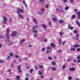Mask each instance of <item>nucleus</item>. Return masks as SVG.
I'll use <instances>...</instances> for the list:
<instances>
[{"label": "nucleus", "instance_id": "f257e3e1", "mask_svg": "<svg viewBox=\"0 0 80 80\" xmlns=\"http://www.w3.org/2000/svg\"><path fill=\"white\" fill-rule=\"evenodd\" d=\"M6 31V36L7 37L8 39H9V38H10V37H9V36H10V34H9V33L10 32V30L7 29Z\"/></svg>", "mask_w": 80, "mask_h": 80}, {"label": "nucleus", "instance_id": "f03ea898", "mask_svg": "<svg viewBox=\"0 0 80 80\" xmlns=\"http://www.w3.org/2000/svg\"><path fill=\"white\" fill-rule=\"evenodd\" d=\"M3 23L4 24H7V23H6V22L8 20L7 18L5 17V16H4L3 17Z\"/></svg>", "mask_w": 80, "mask_h": 80}, {"label": "nucleus", "instance_id": "7ed1b4c3", "mask_svg": "<svg viewBox=\"0 0 80 80\" xmlns=\"http://www.w3.org/2000/svg\"><path fill=\"white\" fill-rule=\"evenodd\" d=\"M70 71H71L72 72H74V71H75V68L73 67L72 68H70L69 69Z\"/></svg>", "mask_w": 80, "mask_h": 80}, {"label": "nucleus", "instance_id": "20e7f679", "mask_svg": "<svg viewBox=\"0 0 80 80\" xmlns=\"http://www.w3.org/2000/svg\"><path fill=\"white\" fill-rule=\"evenodd\" d=\"M68 29H70L71 30H73V27H71V25L69 24L68 26Z\"/></svg>", "mask_w": 80, "mask_h": 80}, {"label": "nucleus", "instance_id": "39448f33", "mask_svg": "<svg viewBox=\"0 0 80 80\" xmlns=\"http://www.w3.org/2000/svg\"><path fill=\"white\" fill-rule=\"evenodd\" d=\"M17 13H18V16L19 17L21 18H23V16H22V15H21V14H20V13L18 11H17Z\"/></svg>", "mask_w": 80, "mask_h": 80}, {"label": "nucleus", "instance_id": "423d86ee", "mask_svg": "<svg viewBox=\"0 0 80 80\" xmlns=\"http://www.w3.org/2000/svg\"><path fill=\"white\" fill-rule=\"evenodd\" d=\"M56 47V45L53 43H52L51 44V47H52L53 48H55V47Z\"/></svg>", "mask_w": 80, "mask_h": 80}, {"label": "nucleus", "instance_id": "0eeeda50", "mask_svg": "<svg viewBox=\"0 0 80 80\" xmlns=\"http://www.w3.org/2000/svg\"><path fill=\"white\" fill-rule=\"evenodd\" d=\"M50 48H51L50 47H47V51L46 52V53H48L50 52V51H48V50H49V49H50Z\"/></svg>", "mask_w": 80, "mask_h": 80}, {"label": "nucleus", "instance_id": "6e6552de", "mask_svg": "<svg viewBox=\"0 0 80 80\" xmlns=\"http://www.w3.org/2000/svg\"><path fill=\"white\" fill-rule=\"evenodd\" d=\"M18 12H20V13H23V12H24V11H23V10L20 8H18Z\"/></svg>", "mask_w": 80, "mask_h": 80}, {"label": "nucleus", "instance_id": "1a4fd4ad", "mask_svg": "<svg viewBox=\"0 0 80 80\" xmlns=\"http://www.w3.org/2000/svg\"><path fill=\"white\" fill-rule=\"evenodd\" d=\"M16 35H17V32H14L12 33V34H11V36L12 37L15 36Z\"/></svg>", "mask_w": 80, "mask_h": 80}, {"label": "nucleus", "instance_id": "9d476101", "mask_svg": "<svg viewBox=\"0 0 80 80\" xmlns=\"http://www.w3.org/2000/svg\"><path fill=\"white\" fill-rule=\"evenodd\" d=\"M77 58L78 59V63H80V55L78 56L77 57Z\"/></svg>", "mask_w": 80, "mask_h": 80}, {"label": "nucleus", "instance_id": "9b49d317", "mask_svg": "<svg viewBox=\"0 0 80 80\" xmlns=\"http://www.w3.org/2000/svg\"><path fill=\"white\" fill-rule=\"evenodd\" d=\"M77 15H78V16L77 17L78 19H80V12H77Z\"/></svg>", "mask_w": 80, "mask_h": 80}, {"label": "nucleus", "instance_id": "f8f14e48", "mask_svg": "<svg viewBox=\"0 0 80 80\" xmlns=\"http://www.w3.org/2000/svg\"><path fill=\"white\" fill-rule=\"evenodd\" d=\"M25 42V40L24 39H22L21 40V42H20L19 44H21L22 43V42Z\"/></svg>", "mask_w": 80, "mask_h": 80}, {"label": "nucleus", "instance_id": "ddd939ff", "mask_svg": "<svg viewBox=\"0 0 80 80\" xmlns=\"http://www.w3.org/2000/svg\"><path fill=\"white\" fill-rule=\"evenodd\" d=\"M74 47L75 48H78V47H80V46L79 45L76 44L74 45Z\"/></svg>", "mask_w": 80, "mask_h": 80}, {"label": "nucleus", "instance_id": "4468645a", "mask_svg": "<svg viewBox=\"0 0 80 80\" xmlns=\"http://www.w3.org/2000/svg\"><path fill=\"white\" fill-rule=\"evenodd\" d=\"M63 22H64V21H63V20H60L59 21V23H60L61 24H62V23H63Z\"/></svg>", "mask_w": 80, "mask_h": 80}, {"label": "nucleus", "instance_id": "2eb2a0df", "mask_svg": "<svg viewBox=\"0 0 80 80\" xmlns=\"http://www.w3.org/2000/svg\"><path fill=\"white\" fill-rule=\"evenodd\" d=\"M45 48H42L41 49L42 52H45Z\"/></svg>", "mask_w": 80, "mask_h": 80}, {"label": "nucleus", "instance_id": "dca6fc26", "mask_svg": "<svg viewBox=\"0 0 80 80\" xmlns=\"http://www.w3.org/2000/svg\"><path fill=\"white\" fill-rule=\"evenodd\" d=\"M58 42L59 44H62V39H59Z\"/></svg>", "mask_w": 80, "mask_h": 80}, {"label": "nucleus", "instance_id": "f3484780", "mask_svg": "<svg viewBox=\"0 0 80 80\" xmlns=\"http://www.w3.org/2000/svg\"><path fill=\"white\" fill-rule=\"evenodd\" d=\"M51 69L52 70H53V71H55L56 70H57V69L55 68H54L53 67H52L51 68Z\"/></svg>", "mask_w": 80, "mask_h": 80}, {"label": "nucleus", "instance_id": "a211bd4d", "mask_svg": "<svg viewBox=\"0 0 80 80\" xmlns=\"http://www.w3.org/2000/svg\"><path fill=\"white\" fill-rule=\"evenodd\" d=\"M38 74L39 75H42V72L40 71L39 70L38 72Z\"/></svg>", "mask_w": 80, "mask_h": 80}, {"label": "nucleus", "instance_id": "6ab92c4d", "mask_svg": "<svg viewBox=\"0 0 80 80\" xmlns=\"http://www.w3.org/2000/svg\"><path fill=\"white\" fill-rule=\"evenodd\" d=\"M9 55L10 57H13V53L12 52L10 53Z\"/></svg>", "mask_w": 80, "mask_h": 80}, {"label": "nucleus", "instance_id": "aec40b11", "mask_svg": "<svg viewBox=\"0 0 80 80\" xmlns=\"http://www.w3.org/2000/svg\"><path fill=\"white\" fill-rule=\"evenodd\" d=\"M32 32L33 33H37V32H38V30H32Z\"/></svg>", "mask_w": 80, "mask_h": 80}, {"label": "nucleus", "instance_id": "412c9836", "mask_svg": "<svg viewBox=\"0 0 80 80\" xmlns=\"http://www.w3.org/2000/svg\"><path fill=\"white\" fill-rule=\"evenodd\" d=\"M75 17H76V15H73L72 16V17L71 18H72L73 19V18H75Z\"/></svg>", "mask_w": 80, "mask_h": 80}, {"label": "nucleus", "instance_id": "4be33fe9", "mask_svg": "<svg viewBox=\"0 0 80 80\" xmlns=\"http://www.w3.org/2000/svg\"><path fill=\"white\" fill-rule=\"evenodd\" d=\"M70 50L71 51H75L76 50V49H75V48H71L70 49Z\"/></svg>", "mask_w": 80, "mask_h": 80}, {"label": "nucleus", "instance_id": "5701e85b", "mask_svg": "<svg viewBox=\"0 0 80 80\" xmlns=\"http://www.w3.org/2000/svg\"><path fill=\"white\" fill-rule=\"evenodd\" d=\"M69 8V7L68 6H66L65 8L64 9L65 10H68V9Z\"/></svg>", "mask_w": 80, "mask_h": 80}, {"label": "nucleus", "instance_id": "b1692460", "mask_svg": "<svg viewBox=\"0 0 80 80\" xmlns=\"http://www.w3.org/2000/svg\"><path fill=\"white\" fill-rule=\"evenodd\" d=\"M52 65H53V66H55V65H56V63H55V62H52Z\"/></svg>", "mask_w": 80, "mask_h": 80}, {"label": "nucleus", "instance_id": "393cba45", "mask_svg": "<svg viewBox=\"0 0 80 80\" xmlns=\"http://www.w3.org/2000/svg\"><path fill=\"white\" fill-rule=\"evenodd\" d=\"M66 67V63L64 64L63 66H62V68L64 69V68H65V67Z\"/></svg>", "mask_w": 80, "mask_h": 80}, {"label": "nucleus", "instance_id": "a878e982", "mask_svg": "<svg viewBox=\"0 0 80 80\" xmlns=\"http://www.w3.org/2000/svg\"><path fill=\"white\" fill-rule=\"evenodd\" d=\"M33 22L34 23H37V21L35 19H33Z\"/></svg>", "mask_w": 80, "mask_h": 80}, {"label": "nucleus", "instance_id": "bb28decb", "mask_svg": "<svg viewBox=\"0 0 80 80\" xmlns=\"http://www.w3.org/2000/svg\"><path fill=\"white\" fill-rule=\"evenodd\" d=\"M60 35H63V32H60L59 33Z\"/></svg>", "mask_w": 80, "mask_h": 80}, {"label": "nucleus", "instance_id": "cd10ccee", "mask_svg": "<svg viewBox=\"0 0 80 80\" xmlns=\"http://www.w3.org/2000/svg\"><path fill=\"white\" fill-rule=\"evenodd\" d=\"M4 61L2 59H0V64H1V63H4Z\"/></svg>", "mask_w": 80, "mask_h": 80}, {"label": "nucleus", "instance_id": "c85d7f7f", "mask_svg": "<svg viewBox=\"0 0 80 80\" xmlns=\"http://www.w3.org/2000/svg\"><path fill=\"white\" fill-rule=\"evenodd\" d=\"M16 77L18 79V80H19V79L20 78V76H16Z\"/></svg>", "mask_w": 80, "mask_h": 80}, {"label": "nucleus", "instance_id": "c756f323", "mask_svg": "<svg viewBox=\"0 0 80 80\" xmlns=\"http://www.w3.org/2000/svg\"><path fill=\"white\" fill-rule=\"evenodd\" d=\"M52 20H53L54 21H57V20L55 18H52Z\"/></svg>", "mask_w": 80, "mask_h": 80}, {"label": "nucleus", "instance_id": "7c9ffc66", "mask_svg": "<svg viewBox=\"0 0 80 80\" xmlns=\"http://www.w3.org/2000/svg\"><path fill=\"white\" fill-rule=\"evenodd\" d=\"M21 66L20 65L18 66V70H21Z\"/></svg>", "mask_w": 80, "mask_h": 80}, {"label": "nucleus", "instance_id": "2f4dec72", "mask_svg": "<svg viewBox=\"0 0 80 80\" xmlns=\"http://www.w3.org/2000/svg\"><path fill=\"white\" fill-rule=\"evenodd\" d=\"M74 33H78V31H77L76 30H74Z\"/></svg>", "mask_w": 80, "mask_h": 80}, {"label": "nucleus", "instance_id": "473e14b6", "mask_svg": "<svg viewBox=\"0 0 80 80\" xmlns=\"http://www.w3.org/2000/svg\"><path fill=\"white\" fill-rule=\"evenodd\" d=\"M39 2L40 3H41V2H42V3H44V0H40L39 1Z\"/></svg>", "mask_w": 80, "mask_h": 80}, {"label": "nucleus", "instance_id": "72a5a7b5", "mask_svg": "<svg viewBox=\"0 0 80 80\" xmlns=\"http://www.w3.org/2000/svg\"><path fill=\"white\" fill-rule=\"evenodd\" d=\"M14 57H15L16 58H18L19 57V56H17V55H15L14 56Z\"/></svg>", "mask_w": 80, "mask_h": 80}, {"label": "nucleus", "instance_id": "f704fd0d", "mask_svg": "<svg viewBox=\"0 0 80 80\" xmlns=\"http://www.w3.org/2000/svg\"><path fill=\"white\" fill-rule=\"evenodd\" d=\"M34 37H38V35L37 34H34L33 35Z\"/></svg>", "mask_w": 80, "mask_h": 80}, {"label": "nucleus", "instance_id": "c9c22d12", "mask_svg": "<svg viewBox=\"0 0 80 80\" xmlns=\"http://www.w3.org/2000/svg\"><path fill=\"white\" fill-rule=\"evenodd\" d=\"M44 42H47L48 41V40H47V39H44Z\"/></svg>", "mask_w": 80, "mask_h": 80}, {"label": "nucleus", "instance_id": "e433bc0d", "mask_svg": "<svg viewBox=\"0 0 80 80\" xmlns=\"http://www.w3.org/2000/svg\"><path fill=\"white\" fill-rule=\"evenodd\" d=\"M33 69H31L30 70V73H32V72H33Z\"/></svg>", "mask_w": 80, "mask_h": 80}, {"label": "nucleus", "instance_id": "4c0bfd02", "mask_svg": "<svg viewBox=\"0 0 80 80\" xmlns=\"http://www.w3.org/2000/svg\"><path fill=\"white\" fill-rule=\"evenodd\" d=\"M48 59L49 60H52V57H48Z\"/></svg>", "mask_w": 80, "mask_h": 80}, {"label": "nucleus", "instance_id": "58836bf2", "mask_svg": "<svg viewBox=\"0 0 80 80\" xmlns=\"http://www.w3.org/2000/svg\"><path fill=\"white\" fill-rule=\"evenodd\" d=\"M12 45H13V42H10L9 44H8V46Z\"/></svg>", "mask_w": 80, "mask_h": 80}, {"label": "nucleus", "instance_id": "ea45409f", "mask_svg": "<svg viewBox=\"0 0 80 80\" xmlns=\"http://www.w3.org/2000/svg\"><path fill=\"white\" fill-rule=\"evenodd\" d=\"M76 36L77 38H79V35L78 34L76 35Z\"/></svg>", "mask_w": 80, "mask_h": 80}, {"label": "nucleus", "instance_id": "a19ab883", "mask_svg": "<svg viewBox=\"0 0 80 80\" xmlns=\"http://www.w3.org/2000/svg\"><path fill=\"white\" fill-rule=\"evenodd\" d=\"M42 27H43V28H46V26H45V25L44 24H43L42 25Z\"/></svg>", "mask_w": 80, "mask_h": 80}, {"label": "nucleus", "instance_id": "79ce46f5", "mask_svg": "<svg viewBox=\"0 0 80 80\" xmlns=\"http://www.w3.org/2000/svg\"><path fill=\"white\" fill-rule=\"evenodd\" d=\"M22 72V69H19L18 73H20Z\"/></svg>", "mask_w": 80, "mask_h": 80}, {"label": "nucleus", "instance_id": "37998d69", "mask_svg": "<svg viewBox=\"0 0 80 80\" xmlns=\"http://www.w3.org/2000/svg\"><path fill=\"white\" fill-rule=\"evenodd\" d=\"M68 78L69 80H72V77L69 76L68 77Z\"/></svg>", "mask_w": 80, "mask_h": 80}, {"label": "nucleus", "instance_id": "c03bdc74", "mask_svg": "<svg viewBox=\"0 0 80 80\" xmlns=\"http://www.w3.org/2000/svg\"><path fill=\"white\" fill-rule=\"evenodd\" d=\"M69 2L70 3H72L73 2V0H70Z\"/></svg>", "mask_w": 80, "mask_h": 80}, {"label": "nucleus", "instance_id": "a18cd8bd", "mask_svg": "<svg viewBox=\"0 0 80 80\" xmlns=\"http://www.w3.org/2000/svg\"><path fill=\"white\" fill-rule=\"evenodd\" d=\"M48 4H47L45 7L46 8H48Z\"/></svg>", "mask_w": 80, "mask_h": 80}, {"label": "nucleus", "instance_id": "49530a36", "mask_svg": "<svg viewBox=\"0 0 80 80\" xmlns=\"http://www.w3.org/2000/svg\"><path fill=\"white\" fill-rule=\"evenodd\" d=\"M39 68H43V66H40Z\"/></svg>", "mask_w": 80, "mask_h": 80}, {"label": "nucleus", "instance_id": "de8ad7c7", "mask_svg": "<svg viewBox=\"0 0 80 80\" xmlns=\"http://www.w3.org/2000/svg\"><path fill=\"white\" fill-rule=\"evenodd\" d=\"M67 61V62H70V58H68Z\"/></svg>", "mask_w": 80, "mask_h": 80}, {"label": "nucleus", "instance_id": "09e8293b", "mask_svg": "<svg viewBox=\"0 0 80 80\" xmlns=\"http://www.w3.org/2000/svg\"><path fill=\"white\" fill-rule=\"evenodd\" d=\"M77 52H80V49L79 48H78L77 49Z\"/></svg>", "mask_w": 80, "mask_h": 80}, {"label": "nucleus", "instance_id": "8fccbe9b", "mask_svg": "<svg viewBox=\"0 0 80 80\" xmlns=\"http://www.w3.org/2000/svg\"><path fill=\"white\" fill-rule=\"evenodd\" d=\"M65 42L64 41H63L62 43V45H64L65 44Z\"/></svg>", "mask_w": 80, "mask_h": 80}, {"label": "nucleus", "instance_id": "3c124183", "mask_svg": "<svg viewBox=\"0 0 80 80\" xmlns=\"http://www.w3.org/2000/svg\"><path fill=\"white\" fill-rule=\"evenodd\" d=\"M34 68L36 70H38V68H37V66H35Z\"/></svg>", "mask_w": 80, "mask_h": 80}, {"label": "nucleus", "instance_id": "603ef678", "mask_svg": "<svg viewBox=\"0 0 80 80\" xmlns=\"http://www.w3.org/2000/svg\"><path fill=\"white\" fill-rule=\"evenodd\" d=\"M11 67H13L14 66V65L13 64H11Z\"/></svg>", "mask_w": 80, "mask_h": 80}, {"label": "nucleus", "instance_id": "864d4df0", "mask_svg": "<svg viewBox=\"0 0 80 80\" xmlns=\"http://www.w3.org/2000/svg\"><path fill=\"white\" fill-rule=\"evenodd\" d=\"M22 3H23V4H25V3H25V1H23Z\"/></svg>", "mask_w": 80, "mask_h": 80}, {"label": "nucleus", "instance_id": "5fc2aeb1", "mask_svg": "<svg viewBox=\"0 0 80 80\" xmlns=\"http://www.w3.org/2000/svg\"><path fill=\"white\" fill-rule=\"evenodd\" d=\"M0 38H3V36H0Z\"/></svg>", "mask_w": 80, "mask_h": 80}, {"label": "nucleus", "instance_id": "6e6d98bb", "mask_svg": "<svg viewBox=\"0 0 80 80\" xmlns=\"http://www.w3.org/2000/svg\"><path fill=\"white\" fill-rule=\"evenodd\" d=\"M28 79H29V78H25V80H28Z\"/></svg>", "mask_w": 80, "mask_h": 80}, {"label": "nucleus", "instance_id": "4d7b16f0", "mask_svg": "<svg viewBox=\"0 0 80 80\" xmlns=\"http://www.w3.org/2000/svg\"><path fill=\"white\" fill-rule=\"evenodd\" d=\"M26 75V77H29V74H27Z\"/></svg>", "mask_w": 80, "mask_h": 80}, {"label": "nucleus", "instance_id": "13d9d810", "mask_svg": "<svg viewBox=\"0 0 80 80\" xmlns=\"http://www.w3.org/2000/svg\"><path fill=\"white\" fill-rule=\"evenodd\" d=\"M49 25H52V22H50L49 23Z\"/></svg>", "mask_w": 80, "mask_h": 80}, {"label": "nucleus", "instance_id": "bf43d9fd", "mask_svg": "<svg viewBox=\"0 0 80 80\" xmlns=\"http://www.w3.org/2000/svg\"><path fill=\"white\" fill-rule=\"evenodd\" d=\"M24 5L26 7V8H27L28 6H27V4L26 3L24 4Z\"/></svg>", "mask_w": 80, "mask_h": 80}, {"label": "nucleus", "instance_id": "052dcab7", "mask_svg": "<svg viewBox=\"0 0 80 80\" xmlns=\"http://www.w3.org/2000/svg\"><path fill=\"white\" fill-rule=\"evenodd\" d=\"M79 38H76V40H78Z\"/></svg>", "mask_w": 80, "mask_h": 80}, {"label": "nucleus", "instance_id": "680f3d73", "mask_svg": "<svg viewBox=\"0 0 80 80\" xmlns=\"http://www.w3.org/2000/svg\"><path fill=\"white\" fill-rule=\"evenodd\" d=\"M58 52H59V53L62 52V50H59L58 51Z\"/></svg>", "mask_w": 80, "mask_h": 80}, {"label": "nucleus", "instance_id": "e2e57ef3", "mask_svg": "<svg viewBox=\"0 0 80 80\" xmlns=\"http://www.w3.org/2000/svg\"><path fill=\"white\" fill-rule=\"evenodd\" d=\"M75 80H80V79H78V78H77L75 79Z\"/></svg>", "mask_w": 80, "mask_h": 80}, {"label": "nucleus", "instance_id": "0e129e2a", "mask_svg": "<svg viewBox=\"0 0 80 80\" xmlns=\"http://www.w3.org/2000/svg\"><path fill=\"white\" fill-rule=\"evenodd\" d=\"M64 3H66L67 2V0H64Z\"/></svg>", "mask_w": 80, "mask_h": 80}, {"label": "nucleus", "instance_id": "69168bd1", "mask_svg": "<svg viewBox=\"0 0 80 80\" xmlns=\"http://www.w3.org/2000/svg\"><path fill=\"white\" fill-rule=\"evenodd\" d=\"M41 78H44L43 76V75L41 76Z\"/></svg>", "mask_w": 80, "mask_h": 80}, {"label": "nucleus", "instance_id": "338daca9", "mask_svg": "<svg viewBox=\"0 0 80 80\" xmlns=\"http://www.w3.org/2000/svg\"><path fill=\"white\" fill-rule=\"evenodd\" d=\"M21 61H22V60H21V59H19V62H21Z\"/></svg>", "mask_w": 80, "mask_h": 80}, {"label": "nucleus", "instance_id": "774afa93", "mask_svg": "<svg viewBox=\"0 0 80 80\" xmlns=\"http://www.w3.org/2000/svg\"><path fill=\"white\" fill-rule=\"evenodd\" d=\"M59 11L60 12H63V10H59Z\"/></svg>", "mask_w": 80, "mask_h": 80}]
</instances>
